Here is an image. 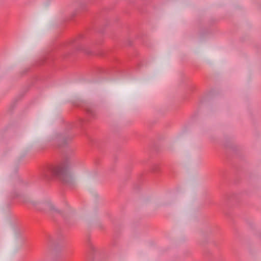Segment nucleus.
Listing matches in <instances>:
<instances>
[{
  "label": "nucleus",
  "mask_w": 261,
  "mask_h": 261,
  "mask_svg": "<svg viewBox=\"0 0 261 261\" xmlns=\"http://www.w3.org/2000/svg\"><path fill=\"white\" fill-rule=\"evenodd\" d=\"M74 168L75 164L73 162H68L61 166L54 167L53 172L58 175L63 176L66 182L71 184L72 180L75 178Z\"/></svg>",
  "instance_id": "1"
},
{
  "label": "nucleus",
  "mask_w": 261,
  "mask_h": 261,
  "mask_svg": "<svg viewBox=\"0 0 261 261\" xmlns=\"http://www.w3.org/2000/svg\"><path fill=\"white\" fill-rule=\"evenodd\" d=\"M45 207L46 210L51 213H60L61 212L57 205L50 201L45 203Z\"/></svg>",
  "instance_id": "2"
}]
</instances>
